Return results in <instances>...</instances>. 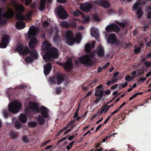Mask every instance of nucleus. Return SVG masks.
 <instances>
[{
    "mask_svg": "<svg viewBox=\"0 0 151 151\" xmlns=\"http://www.w3.org/2000/svg\"><path fill=\"white\" fill-rule=\"evenodd\" d=\"M42 49L46 51L45 54L43 56V58L46 61L51 60L52 58H58V52L57 49L55 47L51 48L50 45L47 40L43 43Z\"/></svg>",
    "mask_w": 151,
    "mask_h": 151,
    "instance_id": "nucleus-1",
    "label": "nucleus"
},
{
    "mask_svg": "<svg viewBox=\"0 0 151 151\" xmlns=\"http://www.w3.org/2000/svg\"><path fill=\"white\" fill-rule=\"evenodd\" d=\"M39 31V29L37 27H35L33 26L30 27L28 33V37L29 39H31L29 43V47L30 49L35 48L38 43V41L36 38L31 37L35 36Z\"/></svg>",
    "mask_w": 151,
    "mask_h": 151,
    "instance_id": "nucleus-2",
    "label": "nucleus"
},
{
    "mask_svg": "<svg viewBox=\"0 0 151 151\" xmlns=\"http://www.w3.org/2000/svg\"><path fill=\"white\" fill-rule=\"evenodd\" d=\"M29 107L26 109L25 113L28 114L32 112L37 114L39 111V106L37 104L34 102H30L29 104Z\"/></svg>",
    "mask_w": 151,
    "mask_h": 151,
    "instance_id": "nucleus-3",
    "label": "nucleus"
},
{
    "mask_svg": "<svg viewBox=\"0 0 151 151\" xmlns=\"http://www.w3.org/2000/svg\"><path fill=\"white\" fill-rule=\"evenodd\" d=\"M21 104L17 101H14L10 103L8 105L9 110V111L14 113L19 112L21 108Z\"/></svg>",
    "mask_w": 151,
    "mask_h": 151,
    "instance_id": "nucleus-4",
    "label": "nucleus"
},
{
    "mask_svg": "<svg viewBox=\"0 0 151 151\" xmlns=\"http://www.w3.org/2000/svg\"><path fill=\"white\" fill-rule=\"evenodd\" d=\"M66 37L65 39V42L69 45H73L75 41L73 37V34L70 30H68L65 33Z\"/></svg>",
    "mask_w": 151,
    "mask_h": 151,
    "instance_id": "nucleus-5",
    "label": "nucleus"
},
{
    "mask_svg": "<svg viewBox=\"0 0 151 151\" xmlns=\"http://www.w3.org/2000/svg\"><path fill=\"white\" fill-rule=\"evenodd\" d=\"M56 11L58 16L62 19H66L68 16L65 10L61 5L57 7Z\"/></svg>",
    "mask_w": 151,
    "mask_h": 151,
    "instance_id": "nucleus-6",
    "label": "nucleus"
},
{
    "mask_svg": "<svg viewBox=\"0 0 151 151\" xmlns=\"http://www.w3.org/2000/svg\"><path fill=\"white\" fill-rule=\"evenodd\" d=\"M38 55L36 50L32 51L30 53V55L27 57L25 59L26 62H30L33 61L34 59L37 60L38 59Z\"/></svg>",
    "mask_w": 151,
    "mask_h": 151,
    "instance_id": "nucleus-7",
    "label": "nucleus"
},
{
    "mask_svg": "<svg viewBox=\"0 0 151 151\" xmlns=\"http://www.w3.org/2000/svg\"><path fill=\"white\" fill-rule=\"evenodd\" d=\"M79 61L82 64L87 65H91L92 64V61L89 58L88 55H86L79 59Z\"/></svg>",
    "mask_w": 151,
    "mask_h": 151,
    "instance_id": "nucleus-8",
    "label": "nucleus"
},
{
    "mask_svg": "<svg viewBox=\"0 0 151 151\" xmlns=\"http://www.w3.org/2000/svg\"><path fill=\"white\" fill-rule=\"evenodd\" d=\"M105 29L109 32H114L117 33L119 31V27L116 24L112 23L107 26Z\"/></svg>",
    "mask_w": 151,
    "mask_h": 151,
    "instance_id": "nucleus-9",
    "label": "nucleus"
},
{
    "mask_svg": "<svg viewBox=\"0 0 151 151\" xmlns=\"http://www.w3.org/2000/svg\"><path fill=\"white\" fill-rule=\"evenodd\" d=\"M16 50L20 55H26L29 52V50L27 47H23L22 46H17Z\"/></svg>",
    "mask_w": 151,
    "mask_h": 151,
    "instance_id": "nucleus-10",
    "label": "nucleus"
},
{
    "mask_svg": "<svg viewBox=\"0 0 151 151\" xmlns=\"http://www.w3.org/2000/svg\"><path fill=\"white\" fill-rule=\"evenodd\" d=\"M102 85L101 84L96 87L94 93L95 96L99 97H101L103 96L104 91L102 89Z\"/></svg>",
    "mask_w": 151,
    "mask_h": 151,
    "instance_id": "nucleus-11",
    "label": "nucleus"
},
{
    "mask_svg": "<svg viewBox=\"0 0 151 151\" xmlns=\"http://www.w3.org/2000/svg\"><path fill=\"white\" fill-rule=\"evenodd\" d=\"M9 37L8 36H5L2 39L1 42L0 44V48H6L9 42Z\"/></svg>",
    "mask_w": 151,
    "mask_h": 151,
    "instance_id": "nucleus-12",
    "label": "nucleus"
},
{
    "mask_svg": "<svg viewBox=\"0 0 151 151\" xmlns=\"http://www.w3.org/2000/svg\"><path fill=\"white\" fill-rule=\"evenodd\" d=\"M92 6L89 3H85L81 5L80 7V9L84 12H88L91 9Z\"/></svg>",
    "mask_w": 151,
    "mask_h": 151,
    "instance_id": "nucleus-13",
    "label": "nucleus"
},
{
    "mask_svg": "<svg viewBox=\"0 0 151 151\" xmlns=\"http://www.w3.org/2000/svg\"><path fill=\"white\" fill-rule=\"evenodd\" d=\"M116 40V36L115 34L112 33L110 34L107 39L108 42L110 44H114Z\"/></svg>",
    "mask_w": 151,
    "mask_h": 151,
    "instance_id": "nucleus-14",
    "label": "nucleus"
},
{
    "mask_svg": "<svg viewBox=\"0 0 151 151\" xmlns=\"http://www.w3.org/2000/svg\"><path fill=\"white\" fill-rule=\"evenodd\" d=\"M95 52L97 55L99 57H102L104 56L105 54L104 50L102 46L98 47L97 49Z\"/></svg>",
    "mask_w": 151,
    "mask_h": 151,
    "instance_id": "nucleus-15",
    "label": "nucleus"
},
{
    "mask_svg": "<svg viewBox=\"0 0 151 151\" xmlns=\"http://www.w3.org/2000/svg\"><path fill=\"white\" fill-rule=\"evenodd\" d=\"M40 113L42 116L45 118H47L49 116V111L48 109L44 106H42Z\"/></svg>",
    "mask_w": 151,
    "mask_h": 151,
    "instance_id": "nucleus-16",
    "label": "nucleus"
},
{
    "mask_svg": "<svg viewBox=\"0 0 151 151\" xmlns=\"http://www.w3.org/2000/svg\"><path fill=\"white\" fill-rule=\"evenodd\" d=\"M14 9L16 13H21L24 11L23 6L21 4H16L14 5Z\"/></svg>",
    "mask_w": 151,
    "mask_h": 151,
    "instance_id": "nucleus-17",
    "label": "nucleus"
},
{
    "mask_svg": "<svg viewBox=\"0 0 151 151\" xmlns=\"http://www.w3.org/2000/svg\"><path fill=\"white\" fill-rule=\"evenodd\" d=\"M95 42H93L91 44V45L89 43H87L85 47V50L87 53L89 52L91 49L94 48Z\"/></svg>",
    "mask_w": 151,
    "mask_h": 151,
    "instance_id": "nucleus-18",
    "label": "nucleus"
},
{
    "mask_svg": "<svg viewBox=\"0 0 151 151\" xmlns=\"http://www.w3.org/2000/svg\"><path fill=\"white\" fill-rule=\"evenodd\" d=\"M14 15V12L12 9H10L4 13L3 16L4 17L7 18H11Z\"/></svg>",
    "mask_w": 151,
    "mask_h": 151,
    "instance_id": "nucleus-19",
    "label": "nucleus"
},
{
    "mask_svg": "<svg viewBox=\"0 0 151 151\" xmlns=\"http://www.w3.org/2000/svg\"><path fill=\"white\" fill-rule=\"evenodd\" d=\"M90 34L91 35L96 38H98L99 35L98 29L95 27H92L90 29Z\"/></svg>",
    "mask_w": 151,
    "mask_h": 151,
    "instance_id": "nucleus-20",
    "label": "nucleus"
},
{
    "mask_svg": "<svg viewBox=\"0 0 151 151\" xmlns=\"http://www.w3.org/2000/svg\"><path fill=\"white\" fill-rule=\"evenodd\" d=\"M52 69V65L50 63H48L44 66V73L45 75H48Z\"/></svg>",
    "mask_w": 151,
    "mask_h": 151,
    "instance_id": "nucleus-21",
    "label": "nucleus"
},
{
    "mask_svg": "<svg viewBox=\"0 0 151 151\" xmlns=\"http://www.w3.org/2000/svg\"><path fill=\"white\" fill-rule=\"evenodd\" d=\"M72 65V60L71 59H69L64 63V68L65 69H69L71 68Z\"/></svg>",
    "mask_w": 151,
    "mask_h": 151,
    "instance_id": "nucleus-22",
    "label": "nucleus"
},
{
    "mask_svg": "<svg viewBox=\"0 0 151 151\" xmlns=\"http://www.w3.org/2000/svg\"><path fill=\"white\" fill-rule=\"evenodd\" d=\"M17 29H21L25 27V23L24 22H17L16 24Z\"/></svg>",
    "mask_w": 151,
    "mask_h": 151,
    "instance_id": "nucleus-23",
    "label": "nucleus"
},
{
    "mask_svg": "<svg viewBox=\"0 0 151 151\" xmlns=\"http://www.w3.org/2000/svg\"><path fill=\"white\" fill-rule=\"evenodd\" d=\"M19 119L21 122L24 123L27 121V119L26 114H21L19 115Z\"/></svg>",
    "mask_w": 151,
    "mask_h": 151,
    "instance_id": "nucleus-24",
    "label": "nucleus"
},
{
    "mask_svg": "<svg viewBox=\"0 0 151 151\" xmlns=\"http://www.w3.org/2000/svg\"><path fill=\"white\" fill-rule=\"evenodd\" d=\"M46 0H40L39 5V9L41 11H43L45 9Z\"/></svg>",
    "mask_w": 151,
    "mask_h": 151,
    "instance_id": "nucleus-25",
    "label": "nucleus"
},
{
    "mask_svg": "<svg viewBox=\"0 0 151 151\" xmlns=\"http://www.w3.org/2000/svg\"><path fill=\"white\" fill-rule=\"evenodd\" d=\"M60 25L65 28H68L70 27V24L65 21H63L60 22Z\"/></svg>",
    "mask_w": 151,
    "mask_h": 151,
    "instance_id": "nucleus-26",
    "label": "nucleus"
},
{
    "mask_svg": "<svg viewBox=\"0 0 151 151\" xmlns=\"http://www.w3.org/2000/svg\"><path fill=\"white\" fill-rule=\"evenodd\" d=\"M16 15L15 17V18L16 19L19 20H23L25 19V17L22 15L21 13H16Z\"/></svg>",
    "mask_w": 151,
    "mask_h": 151,
    "instance_id": "nucleus-27",
    "label": "nucleus"
},
{
    "mask_svg": "<svg viewBox=\"0 0 151 151\" xmlns=\"http://www.w3.org/2000/svg\"><path fill=\"white\" fill-rule=\"evenodd\" d=\"M103 1L101 6L105 9L107 8L110 7V4L108 1L106 0H104Z\"/></svg>",
    "mask_w": 151,
    "mask_h": 151,
    "instance_id": "nucleus-28",
    "label": "nucleus"
},
{
    "mask_svg": "<svg viewBox=\"0 0 151 151\" xmlns=\"http://www.w3.org/2000/svg\"><path fill=\"white\" fill-rule=\"evenodd\" d=\"M64 76L63 75H60L57 77V83L59 85L62 82Z\"/></svg>",
    "mask_w": 151,
    "mask_h": 151,
    "instance_id": "nucleus-29",
    "label": "nucleus"
},
{
    "mask_svg": "<svg viewBox=\"0 0 151 151\" xmlns=\"http://www.w3.org/2000/svg\"><path fill=\"white\" fill-rule=\"evenodd\" d=\"M74 122L73 121H71V122H70L69 123H68L66 126L64 128L62 129V130H63V131L65 130V129H67L70 126H71V127L73 128L74 127H75V125H74L73 124H72L73 122Z\"/></svg>",
    "mask_w": 151,
    "mask_h": 151,
    "instance_id": "nucleus-30",
    "label": "nucleus"
},
{
    "mask_svg": "<svg viewBox=\"0 0 151 151\" xmlns=\"http://www.w3.org/2000/svg\"><path fill=\"white\" fill-rule=\"evenodd\" d=\"M37 121L39 123L42 125L44 123V119L40 115H39L38 117L36 118Z\"/></svg>",
    "mask_w": 151,
    "mask_h": 151,
    "instance_id": "nucleus-31",
    "label": "nucleus"
},
{
    "mask_svg": "<svg viewBox=\"0 0 151 151\" xmlns=\"http://www.w3.org/2000/svg\"><path fill=\"white\" fill-rule=\"evenodd\" d=\"M143 13L141 9L140 8L137 11V17L138 18H140L143 14Z\"/></svg>",
    "mask_w": 151,
    "mask_h": 151,
    "instance_id": "nucleus-32",
    "label": "nucleus"
},
{
    "mask_svg": "<svg viewBox=\"0 0 151 151\" xmlns=\"http://www.w3.org/2000/svg\"><path fill=\"white\" fill-rule=\"evenodd\" d=\"M28 126L31 128H35L37 125L36 122H30L28 123Z\"/></svg>",
    "mask_w": 151,
    "mask_h": 151,
    "instance_id": "nucleus-33",
    "label": "nucleus"
},
{
    "mask_svg": "<svg viewBox=\"0 0 151 151\" xmlns=\"http://www.w3.org/2000/svg\"><path fill=\"white\" fill-rule=\"evenodd\" d=\"M107 107V106L106 105L105 106L104 108H103L102 107L101 109H99L98 112H97V113H98V114L99 115V116H100V115L104 111H105V109Z\"/></svg>",
    "mask_w": 151,
    "mask_h": 151,
    "instance_id": "nucleus-34",
    "label": "nucleus"
},
{
    "mask_svg": "<svg viewBox=\"0 0 151 151\" xmlns=\"http://www.w3.org/2000/svg\"><path fill=\"white\" fill-rule=\"evenodd\" d=\"M140 4V1H137L134 4L133 7V9L134 10H136L139 7Z\"/></svg>",
    "mask_w": 151,
    "mask_h": 151,
    "instance_id": "nucleus-35",
    "label": "nucleus"
},
{
    "mask_svg": "<svg viewBox=\"0 0 151 151\" xmlns=\"http://www.w3.org/2000/svg\"><path fill=\"white\" fill-rule=\"evenodd\" d=\"M144 64L145 67L149 68L151 66V62L149 61H145L144 62Z\"/></svg>",
    "mask_w": 151,
    "mask_h": 151,
    "instance_id": "nucleus-36",
    "label": "nucleus"
},
{
    "mask_svg": "<svg viewBox=\"0 0 151 151\" xmlns=\"http://www.w3.org/2000/svg\"><path fill=\"white\" fill-rule=\"evenodd\" d=\"M82 16L84 18V20H83V22L84 23H86L89 21L90 17L89 16L85 17L83 15H82Z\"/></svg>",
    "mask_w": 151,
    "mask_h": 151,
    "instance_id": "nucleus-37",
    "label": "nucleus"
},
{
    "mask_svg": "<svg viewBox=\"0 0 151 151\" xmlns=\"http://www.w3.org/2000/svg\"><path fill=\"white\" fill-rule=\"evenodd\" d=\"M22 140L23 142L25 143H27L29 142V139L26 135H24L22 137Z\"/></svg>",
    "mask_w": 151,
    "mask_h": 151,
    "instance_id": "nucleus-38",
    "label": "nucleus"
},
{
    "mask_svg": "<svg viewBox=\"0 0 151 151\" xmlns=\"http://www.w3.org/2000/svg\"><path fill=\"white\" fill-rule=\"evenodd\" d=\"M73 13L74 16L76 17L79 16L80 14L82 15V13L78 10L73 12Z\"/></svg>",
    "mask_w": 151,
    "mask_h": 151,
    "instance_id": "nucleus-39",
    "label": "nucleus"
},
{
    "mask_svg": "<svg viewBox=\"0 0 151 151\" xmlns=\"http://www.w3.org/2000/svg\"><path fill=\"white\" fill-rule=\"evenodd\" d=\"M133 78H134L133 77L132 78L131 76L129 75H127L125 77V80L128 81H130Z\"/></svg>",
    "mask_w": 151,
    "mask_h": 151,
    "instance_id": "nucleus-40",
    "label": "nucleus"
},
{
    "mask_svg": "<svg viewBox=\"0 0 151 151\" xmlns=\"http://www.w3.org/2000/svg\"><path fill=\"white\" fill-rule=\"evenodd\" d=\"M81 39V35H79L77 36V37H76L75 42L77 43H79L80 42Z\"/></svg>",
    "mask_w": 151,
    "mask_h": 151,
    "instance_id": "nucleus-41",
    "label": "nucleus"
},
{
    "mask_svg": "<svg viewBox=\"0 0 151 151\" xmlns=\"http://www.w3.org/2000/svg\"><path fill=\"white\" fill-rule=\"evenodd\" d=\"M7 110H4L3 111V114L4 117L5 118H6L8 116V114L7 112Z\"/></svg>",
    "mask_w": 151,
    "mask_h": 151,
    "instance_id": "nucleus-42",
    "label": "nucleus"
},
{
    "mask_svg": "<svg viewBox=\"0 0 151 151\" xmlns=\"http://www.w3.org/2000/svg\"><path fill=\"white\" fill-rule=\"evenodd\" d=\"M104 0H96V3L99 5L101 6V4H102Z\"/></svg>",
    "mask_w": 151,
    "mask_h": 151,
    "instance_id": "nucleus-43",
    "label": "nucleus"
},
{
    "mask_svg": "<svg viewBox=\"0 0 151 151\" xmlns=\"http://www.w3.org/2000/svg\"><path fill=\"white\" fill-rule=\"evenodd\" d=\"M140 51V49L139 48H137L134 49V51L135 54H137Z\"/></svg>",
    "mask_w": 151,
    "mask_h": 151,
    "instance_id": "nucleus-44",
    "label": "nucleus"
},
{
    "mask_svg": "<svg viewBox=\"0 0 151 151\" xmlns=\"http://www.w3.org/2000/svg\"><path fill=\"white\" fill-rule=\"evenodd\" d=\"M22 127V124L19 123L16 124V125L15 126V127L16 128V129H20Z\"/></svg>",
    "mask_w": 151,
    "mask_h": 151,
    "instance_id": "nucleus-45",
    "label": "nucleus"
},
{
    "mask_svg": "<svg viewBox=\"0 0 151 151\" xmlns=\"http://www.w3.org/2000/svg\"><path fill=\"white\" fill-rule=\"evenodd\" d=\"M32 0H26L25 4L27 6L29 5L32 2Z\"/></svg>",
    "mask_w": 151,
    "mask_h": 151,
    "instance_id": "nucleus-46",
    "label": "nucleus"
},
{
    "mask_svg": "<svg viewBox=\"0 0 151 151\" xmlns=\"http://www.w3.org/2000/svg\"><path fill=\"white\" fill-rule=\"evenodd\" d=\"M56 93L57 94H59L61 92L60 89V88H57L55 90Z\"/></svg>",
    "mask_w": 151,
    "mask_h": 151,
    "instance_id": "nucleus-47",
    "label": "nucleus"
},
{
    "mask_svg": "<svg viewBox=\"0 0 151 151\" xmlns=\"http://www.w3.org/2000/svg\"><path fill=\"white\" fill-rule=\"evenodd\" d=\"M93 92V91L92 90H91V91H89L87 93V94H86V96H85V97H86L88 96H90L91 95L92 92Z\"/></svg>",
    "mask_w": 151,
    "mask_h": 151,
    "instance_id": "nucleus-48",
    "label": "nucleus"
},
{
    "mask_svg": "<svg viewBox=\"0 0 151 151\" xmlns=\"http://www.w3.org/2000/svg\"><path fill=\"white\" fill-rule=\"evenodd\" d=\"M101 99L99 98H96V99L94 101V103H95L96 104L99 102Z\"/></svg>",
    "mask_w": 151,
    "mask_h": 151,
    "instance_id": "nucleus-49",
    "label": "nucleus"
},
{
    "mask_svg": "<svg viewBox=\"0 0 151 151\" xmlns=\"http://www.w3.org/2000/svg\"><path fill=\"white\" fill-rule=\"evenodd\" d=\"M98 81L97 79H95L93 81L92 84H93V85L91 86V87H92L93 86H94L96 83L98 82Z\"/></svg>",
    "mask_w": 151,
    "mask_h": 151,
    "instance_id": "nucleus-50",
    "label": "nucleus"
},
{
    "mask_svg": "<svg viewBox=\"0 0 151 151\" xmlns=\"http://www.w3.org/2000/svg\"><path fill=\"white\" fill-rule=\"evenodd\" d=\"M72 146L73 145L69 143V145L67 146L66 148L68 150H69Z\"/></svg>",
    "mask_w": 151,
    "mask_h": 151,
    "instance_id": "nucleus-51",
    "label": "nucleus"
},
{
    "mask_svg": "<svg viewBox=\"0 0 151 151\" xmlns=\"http://www.w3.org/2000/svg\"><path fill=\"white\" fill-rule=\"evenodd\" d=\"M98 116L99 115L98 114V113H97L94 114L91 117V119L92 120H93L94 118H95L97 116Z\"/></svg>",
    "mask_w": 151,
    "mask_h": 151,
    "instance_id": "nucleus-52",
    "label": "nucleus"
},
{
    "mask_svg": "<svg viewBox=\"0 0 151 151\" xmlns=\"http://www.w3.org/2000/svg\"><path fill=\"white\" fill-rule=\"evenodd\" d=\"M67 138V137H63V138H62L57 143V144H58V143L61 142L65 140Z\"/></svg>",
    "mask_w": 151,
    "mask_h": 151,
    "instance_id": "nucleus-53",
    "label": "nucleus"
},
{
    "mask_svg": "<svg viewBox=\"0 0 151 151\" xmlns=\"http://www.w3.org/2000/svg\"><path fill=\"white\" fill-rule=\"evenodd\" d=\"M49 25V23L47 21H45L44 22L43 24V26L44 27H47Z\"/></svg>",
    "mask_w": 151,
    "mask_h": 151,
    "instance_id": "nucleus-54",
    "label": "nucleus"
},
{
    "mask_svg": "<svg viewBox=\"0 0 151 151\" xmlns=\"http://www.w3.org/2000/svg\"><path fill=\"white\" fill-rule=\"evenodd\" d=\"M117 80L116 78H112L111 80V82L113 84L114 83H116L117 82Z\"/></svg>",
    "mask_w": 151,
    "mask_h": 151,
    "instance_id": "nucleus-55",
    "label": "nucleus"
},
{
    "mask_svg": "<svg viewBox=\"0 0 151 151\" xmlns=\"http://www.w3.org/2000/svg\"><path fill=\"white\" fill-rule=\"evenodd\" d=\"M96 53L95 51H94L93 52H91L90 54V56L91 58H93L94 57L95 53Z\"/></svg>",
    "mask_w": 151,
    "mask_h": 151,
    "instance_id": "nucleus-56",
    "label": "nucleus"
},
{
    "mask_svg": "<svg viewBox=\"0 0 151 151\" xmlns=\"http://www.w3.org/2000/svg\"><path fill=\"white\" fill-rule=\"evenodd\" d=\"M104 124H99L96 128V131H98L99 129L101 127V126H102L104 125Z\"/></svg>",
    "mask_w": 151,
    "mask_h": 151,
    "instance_id": "nucleus-57",
    "label": "nucleus"
},
{
    "mask_svg": "<svg viewBox=\"0 0 151 151\" xmlns=\"http://www.w3.org/2000/svg\"><path fill=\"white\" fill-rule=\"evenodd\" d=\"M111 117V116H108L107 119H106V120H105V121L104 122V123H103L104 124H104H105L108 121L109 119Z\"/></svg>",
    "mask_w": 151,
    "mask_h": 151,
    "instance_id": "nucleus-58",
    "label": "nucleus"
},
{
    "mask_svg": "<svg viewBox=\"0 0 151 151\" xmlns=\"http://www.w3.org/2000/svg\"><path fill=\"white\" fill-rule=\"evenodd\" d=\"M118 86V84H115L113 86H112L111 87V88L112 89L114 90Z\"/></svg>",
    "mask_w": 151,
    "mask_h": 151,
    "instance_id": "nucleus-59",
    "label": "nucleus"
},
{
    "mask_svg": "<svg viewBox=\"0 0 151 151\" xmlns=\"http://www.w3.org/2000/svg\"><path fill=\"white\" fill-rule=\"evenodd\" d=\"M147 78L146 77L142 78L139 80V81L143 82Z\"/></svg>",
    "mask_w": 151,
    "mask_h": 151,
    "instance_id": "nucleus-60",
    "label": "nucleus"
},
{
    "mask_svg": "<svg viewBox=\"0 0 151 151\" xmlns=\"http://www.w3.org/2000/svg\"><path fill=\"white\" fill-rule=\"evenodd\" d=\"M70 26V25L72 27H75L76 26V24L75 22H73L72 23H70L69 24Z\"/></svg>",
    "mask_w": 151,
    "mask_h": 151,
    "instance_id": "nucleus-61",
    "label": "nucleus"
},
{
    "mask_svg": "<svg viewBox=\"0 0 151 151\" xmlns=\"http://www.w3.org/2000/svg\"><path fill=\"white\" fill-rule=\"evenodd\" d=\"M105 93L106 95H109L110 94L111 92L109 90H107L105 91Z\"/></svg>",
    "mask_w": 151,
    "mask_h": 151,
    "instance_id": "nucleus-62",
    "label": "nucleus"
},
{
    "mask_svg": "<svg viewBox=\"0 0 151 151\" xmlns=\"http://www.w3.org/2000/svg\"><path fill=\"white\" fill-rule=\"evenodd\" d=\"M119 73L118 72H116L115 73H114L113 74V77L114 78H116V77L118 74H119Z\"/></svg>",
    "mask_w": 151,
    "mask_h": 151,
    "instance_id": "nucleus-63",
    "label": "nucleus"
},
{
    "mask_svg": "<svg viewBox=\"0 0 151 151\" xmlns=\"http://www.w3.org/2000/svg\"><path fill=\"white\" fill-rule=\"evenodd\" d=\"M147 59L151 58V51L147 55Z\"/></svg>",
    "mask_w": 151,
    "mask_h": 151,
    "instance_id": "nucleus-64",
    "label": "nucleus"
}]
</instances>
